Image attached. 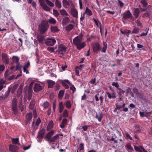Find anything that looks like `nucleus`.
<instances>
[{"instance_id": "15", "label": "nucleus", "mask_w": 152, "mask_h": 152, "mask_svg": "<svg viewBox=\"0 0 152 152\" xmlns=\"http://www.w3.org/2000/svg\"><path fill=\"white\" fill-rule=\"evenodd\" d=\"M47 82L48 83V88H52L55 84V82L50 80H47Z\"/></svg>"}, {"instance_id": "5", "label": "nucleus", "mask_w": 152, "mask_h": 152, "mask_svg": "<svg viewBox=\"0 0 152 152\" xmlns=\"http://www.w3.org/2000/svg\"><path fill=\"white\" fill-rule=\"evenodd\" d=\"M71 10L70 13L71 15L75 18H78V12L75 6L72 2L71 3Z\"/></svg>"}, {"instance_id": "14", "label": "nucleus", "mask_w": 152, "mask_h": 152, "mask_svg": "<svg viewBox=\"0 0 152 152\" xmlns=\"http://www.w3.org/2000/svg\"><path fill=\"white\" fill-rule=\"evenodd\" d=\"M134 149L136 151L140 152H142V151L143 152H148V151L145 149L142 146H140L139 147L135 146H134Z\"/></svg>"}, {"instance_id": "17", "label": "nucleus", "mask_w": 152, "mask_h": 152, "mask_svg": "<svg viewBox=\"0 0 152 152\" xmlns=\"http://www.w3.org/2000/svg\"><path fill=\"white\" fill-rule=\"evenodd\" d=\"M53 126V123L52 121H49L47 127V130L49 131L51 130Z\"/></svg>"}, {"instance_id": "30", "label": "nucleus", "mask_w": 152, "mask_h": 152, "mask_svg": "<svg viewBox=\"0 0 152 152\" xmlns=\"http://www.w3.org/2000/svg\"><path fill=\"white\" fill-rule=\"evenodd\" d=\"M12 141L13 144H16L19 143V139L18 138H12Z\"/></svg>"}, {"instance_id": "50", "label": "nucleus", "mask_w": 152, "mask_h": 152, "mask_svg": "<svg viewBox=\"0 0 152 152\" xmlns=\"http://www.w3.org/2000/svg\"><path fill=\"white\" fill-rule=\"evenodd\" d=\"M66 106L67 108H70L71 107V103L69 101H67L66 104Z\"/></svg>"}, {"instance_id": "32", "label": "nucleus", "mask_w": 152, "mask_h": 152, "mask_svg": "<svg viewBox=\"0 0 152 152\" xmlns=\"http://www.w3.org/2000/svg\"><path fill=\"white\" fill-rule=\"evenodd\" d=\"M115 105L116 106V107L114 111V112L118 113V112L117 111V110H120L122 108V107L121 106L119 105L117 103Z\"/></svg>"}, {"instance_id": "56", "label": "nucleus", "mask_w": 152, "mask_h": 152, "mask_svg": "<svg viewBox=\"0 0 152 152\" xmlns=\"http://www.w3.org/2000/svg\"><path fill=\"white\" fill-rule=\"evenodd\" d=\"M5 66L4 65H0V71H4L5 69Z\"/></svg>"}, {"instance_id": "27", "label": "nucleus", "mask_w": 152, "mask_h": 152, "mask_svg": "<svg viewBox=\"0 0 152 152\" xmlns=\"http://www.w3.org/2000/svg\"><path fill=\"white\" fill-rule=\"evenodd\" d=\"M64 93V90H61L58 93V98L59 99H61Z\"/></svg>"}, {"instance_id": "8", "label": "nucleus", "mask_w": 152, "mask_h": 152, "mask_svg": "<svg viewBox=\"0 0 152 152\" xmlns=\"http://www.w3.org/2000/svg\"><path fill=\"white\" fill-rule=\"evenodd\" d=\"M1 58L3 61L6 64H8L9 63L8 55L6 53H3L1 54Z\"/></svg>"}, {"instance_id": "29", "label": "nucleus", "mask_w": 152, "mask_h": 152, "mask_svg": "<svg viewBox=\"0 0 152 152\" xmlns=\"http://www.w3.org/2000/svg\"><path fill=\"white\" fill-rule=\"evenodd\" d=\"M103 115V114L102 113H100L99 114V116H98V115H97V114H96V118L98 119V121L99 122L101 121L102 120V117Z\"/></svg>"}, {"instance_id": "52", "label": "nucleus", "mask_w": 152, "mask_h": 152, "mask_svg": "<svg viewBox=\"0 0 152 152\" xmlns=\"http://www.w3.org/2000/svg\"><path fill=\"white\" fill-rule=\"evenodd\" d=\"M56 100L54 99V102L53 103V111H55L56 109Z\"/></svg>"}, {"instance_id": "64", "label": "nucleus", "mask_w": 152, "mask_h": 152, "mask_svg": "<svg viewBox=\"0 0 152 152\" xmlns=\"http://www.w3.org/2000/svg\"><path fill=\"white\" fill-rule=\"evenodd\" d=\"M15 77V75H12V76H10L9 78H8V80H11L14 79Z\"/></svg>"}, {"instance_id": "20", "label": "nucleus", "mask_w": 152, "mask_h": 152, "mask_svg": "<svg viewBox=\"0 0 152 152\" xmlns=\"http://www.w3.org/2000/svg\"><path fill=\"white\" fill-rule=\"evenodd\" d=\"M44 36L40 34L37 37V39L39 42L42 43L44 39Z\"/></svg>"}, {"instance_id": "13", "label": "nucleus", "mask_w": 152, "mask_h": 152, "mask_svg": "<svg viewBox=\"0 0 152 152\" xmlns=\"http://www.w3.org/2000/svg\"><path fill=\"white\" fill-rule=\"evenodd\" d=\"M45 131L44 129H42L38 133L37 138L39 139H41L44 136L45 134Z\"/></svg>"}, {"instance_id": "19", "label": "nucleus", "mask_w": 152, "mask_h": 152, "mask_svg": "<svg viewBox=\"0 0 152 152\" xmlns=\"http://www.w3.org/2000/svg\"><path fill=\"white\" fill-rule=\"evenodd\" d=\"M10 89L11 88H10L9 87L7 91L4 94L2 95L1 96L2 97H3V98H4V99L7 98L9 96L10 91Z\"/></svg>"}, {"instance_id": "41", "label": "nucleus", "mask_w": 152, "mask_h": 152, "mask_svg": "<svg viewBox=\"0 0 152 152\" xmlns=\"http://www.w3.org/2000/svg\"><path fill=\"white\" fill-rule=\"evenodd\" d=\"M133 91L134 93L137 95H139L140 94L138 90L136 88L134 87L133 88Z\"/></svg>"}, {"instance_id": "55", "label": "nucleus", "mask_w": 152, "mask_h": 152, "mask_svg": "<svg viewBox=\"0 0 152 152\" xmlns=\"http://www.w3.org/2000/svg\"><path fill=\"white\" fill-rule=\"evenodd\" d=\"M62 84L64 86L66 89H68L69 88L68 85L64 82L62 83Z\"/></svg>"}, {"instance_id": "58", "label": "nucleus", "mask_w": 152, "mask_h": 152, "mask_svg": "<svg viewBox=\"0 0 152 152\" xmlns=\"http://www.w3.org/2000/svg\"><path fill=\"white\" fill-rule=\"evenodd\" d=\"M89 127V126H82V128L83 129L84 131H86L88 127Z\"/></svg>"}, {"instance_id": "33", "label": "nucleus", "mask_w": 152, "mask_h": 152, "mask_svg": "<svg viewBox=\"0 0 152 152\" xmlns=\"http://www.w3.org/2000/svg\"><path fill=\"white\" fill-rule=\"evenodd\" d=\"M140 28L138 27H134L132 31V34H137L139 33Z\"/></svg>"}, {"instance_id": "38", "label": "nucleus", "mask_w": 152, "mask_h": 152, "mask_svg": "<svg viewBox=\"0 0 152 152\" xmlns=\"http://www.w3.org/2000/svg\"><path fill=\"white\" fill-rule=\"evenodd\" d=\"M12 58L13 59V61L14 62L16 63H19V58L18 57L13 56L12 57Z\"/></svg>"}, {"instance_id": "63", "label": "nucleus", "mask_w": 152, "mask_h": 152, "mask_svg": "<svg viewBox=\"0 0 152 152\" xmlns=\"http://www.w3.org/2000/svg\"><path fill=\"white\" fill-rule=\"evenodd\" d=\"M126 137L129 138L130 140H132V137L130 136L128 133H126Z\"/></svg>"}, {"instance_id": "4", "label": "nucleus", "mask_w": 152, "mask_h": 152, "mask_svg": "<svg viewBox=\"0 0 152 152\" xmlns=\"http://www.w3.org/2000/svg\"><path fill=\"white\" fill-rule=\"evenodd\" d=\"M12 110L14 113L16 114L18 113V108L17 103V99L15 98H13L12 102Z\"/></svg>"}, {"instance_id": "59", "label": "nucleus", "mask_w": 152, "mask_h": 152, "mask_svg": "<svg viewBox=\"0 0 152 152\" xmlns=\"http://www.w3.org/2000/svg\"><path fill=\"white\" fill-rule=\"evenodd\" d=\"M30 65V62L28 61L27 63L25 64V65L23 67H25V68L27 69L29 67Z\"/></svg>"}, {"instance_id": "43", "label": "nucleus", "mask_w": 152, "mask_h": 152, "mask_svg": "<svg viewBox=\"0 0 152 152\" xmlns=\"http://www.w3.org/2000/svg\"><path fill=\"white\" fill-rule=\"evenodd\" d=\"M140 2L143 4V7H146L147 6L148 3L145 0H141Z\"/></svg>"}, {"instance_id": "25", "label": "nucleus", "mask_w": 152, "mask_h": 152, "mask_svg": "<svg viewBox=\"0 0 152 152\" xmlns=\"http://www.w3.org/2000/svg\"><path fill=\"white\" fill-rule=\"evenodd\" d=\"M74 27L73 25L69 24L66 27V30L67 31H69L74 28Z\"/></svg>"}, {"instance_id": "53", "label": "nucleus", "mask_w": 152, "mask_h": 152, "mask_svg": "<svg viewBox=\"0 0 152 152\" xmlns=\"http://www.w3.org/2000/svg\"><path fill=\"white\" fill-rule=\"evenodd\" d=\"M127 147L130 150V151L131 152H132V151H133V148L131 147L130 144H128L127 145Z\"/></svg>"}, {"instance_id": "9", "label": "nucleus", "mask_w": 152, "mask_h": 152, "mask_svg": "<svg viewBox=\"0 0 152 152\" xmlns=\"http://www.w3.org/2000/svg\"><path fill=\"white\" fill-rule=\"evenodd\" d=\"M43 89L42 86L39 84L36 83L34 86V91L35 92L38 93L42 91Z\"/></svg>"}, {"instance_id": "49", "label": "nucleus", "mask_w": 152, "mask_h": 152, "mask_svg": "<svg viewBox=\"0 0 152 152\" xmlns=\"http://www.w3.org/2000/svg\"><path fill=\"white\" fill-rule=\"evenodd\" d=\"M112 85L115 86L118 89L119 88V85L117 82H113L112 83Z\"/></svg>"}, {"instance_id": "47", "label": "nucleus", "mask_w": 152, "mask_h": 152, "mask_svg": "<svg viewBox=\"0 0 152 152\" xmlns=\"http://www.w3.org/2000/svg\"><path fill=\"white\" fill-rule=\"evenodd\" d=\"M68 113L67 110H65L63 112V116L64 117H67L68 116Z\"/></svg>"}, {"instance_id": "3", "label": "nucleus", "mask_w": 152, "mask_h": 152, "mask_svg": "<svg viewBox=\"0 0 152 152\" xmlns=\"http://www.w3.org/2000/svg\"><path fill=\"white\" fill-rule=\"evenodd\" d=\"M54 131L53 130H51L48 132L46 135L45 138H47V140L50 142H52L55 141L57 139V134L54 136L51 137L54 134Z\"/></svg>"}, {"instance_id": "51", "label": "nucleus", "mask_w": 152, "mask_h": 152, "mask_svg": "<svg viewBox=\"0 0 152 152\" xmlns=\"http://www.w3.org/2000/svg\"><path fill=\"white\" fill-rule=\"evenodd\" d=\"M32 95L31 94V92L30 91H28V99L29 100H30L31 99V96Z\"/></svg>"}, {"instance_id": "57", "label": "nucleus", "mask_w": 152, "mask_h": 152, "mask_svg": "<svg viewBox=\"0 0 152 152\" xmlns=\"http://www.w3.org/2000/svg\"><path fill=\"white\" fill-rule=\"evenodd\" d=\"M136 23L137 25L138 26H142V23H141L140 22V20L139 19L137 20V21L136 22Z\"/></svg>"}, {"instance_id": "23", "label": "nucleus", "mask_w": 152, "mask_h": 152, "mask_svg": "<svg viewBox=\"0 0 152 152\" xmlns=\"http://www.w3.org/2000/svg\"><path fill=\"white\" fill-rule=\"evenodd\" d=\"M41 105L44 108V110L46 109L49 106V104L48 102L46 101L44 102Z\"/></svg>"}, {"instance_id": "6", "label": "nucleus", "mask_w": 152, "mask_h": 152, "mask_svg": "<svg viewBox=\"0 0 152 152\" xmlns=\"http://www.w3.org/2000/svg\"><path fill=\"white\" fill-rule=\"evenodd\" d=\"M91 46L93 51L94 53L98 52L101 49L100 44L98 42H95L92 44Z\"/></svg>"}, {"instance_id": "34", "label": "nucleus", "mask_w": 152, "mask_h": 152, "mask_svg": "<svg viewBox=\"0 0 152 152\" xmlns=\"http://www.w3.org/2000/svg\"><path fill=\"white\" fill-rule=\"evenodd\" d=\"M63 21L64 24L68 23L70 22L69 18L68 17H65L63 19Z\"/></svg>"}, {"instance_id": "28", "label": "nucleus", "mask_w": 152, "mask_h": 152, "mask_svg": "<svg viewBox=\"0 0 152 152\" xmlns=\"http://www.w3.org/2000/svg\"><path fill=\"white\" fill-rule=\"evenodd\" d=\"M85 13H86L87 15L89 16H91L92 15V13L91 10L87 7H86V10L85 12Z\"/></svg>"}, {"instance_id": "12", "label": "nucleus", "mask_w": 152, "mask_h": 152, "mask_svg": "<svg viewBox=\"0 0 152 152\" xmlns=\"http://www.w3.org/2000/svg\"><path fill=\"white\" fill-rule=\"evenodd\" d=\"M123 18L125 19H132V14L130 12L129 10H128L127 11L125 12L123 14Z\"/></svg>"}, {"instance_id": "37", "label": "nucleus", "mask_w": 152, "mask_h": 152, "mask_svg": "<svg viewBox=\"0 0 152 152\" xmlns=\"http://www.w3.org/2000/svg\"><path fill=\"white\" fill-rule=\"evenodd\" d=\"M118 93L119 95L120 96H122L123 95L125 91L121 89V88H118Z\"/></svg>"}, {"instance_id": "2", "label": "nucleus", "mask_w": 152, "mask_h": 152, "mask_svg": "<svg viewBox=\"0 0 152 152\" xmlns=\"http://www.w3.org/2000/svg\"><path fill=\"white\" fill-rule=\"evenodd\" d=\"M48 22L42 21L38 25V29L41 34H43L46 32L48 28Z\"/></svg>"}, {"instance_id": "48", "label": "nucleus", "mask_w": 152, "mask_h": 152, "mask_svg": "<svg viewBox=\"0 0 152 152\" xmlns=\"http://www.w3.org/2000/svg\"><path fill=\"white\" fill-rule=\"evenodd\" d=\"M41 122V121L40 118H38L37 119L35 123V125L37 126H38L39 125V124Z\"/></svg>"}, {"instance_id": "61", "label": "nucleus", "mask_w": 152, "mask_h": 152, "mask_svg": "<svg viewBox=\"0 0 152 152\" xmlns=\"http://www.w3.org/2000/svg\"><path fill=\"white\" fill-rule=\"evenodd\" d=\"M80 150L81 151L84 148V144L83 143H80L79 145Z\"/></svg>"}, {"instance_id": "7", "label": "nucleus", "mask_w": 152, "mask_h": 152, "mask_svg": "<svg viewBox=\"0 0 152 152\" xmlns=\"http://www.w3.org/2000/svg\"><path fill=\"white\" fill-rule=\"evenodd\" d=\"M67 49L64 45L60 44L58 46V53L60 54H63V53L65 52Z\"/></svg>"}, {"instance_id": "31", "label": "nucleus", "mask_w": 152, "mask_h": 152, "mask_svg": "<svg viewBox=\"0 0 152 152\" xmlns=\"http://www.w3.org/2000/svg\"><path fill=\"white\" fill-rule=\"evenodd\" d=\"M60 13L62 15H66V16H69L68 14L66 11L64 9L60 10Z\"/></svg>"}, {"instance_id": "54", "label": "nucleus", "mask_w": 152, "mask_h": 152, "mask_svg": "<svg viewBox=\"0 0 152 152\" xmlns=\"http://www.w3.org/2000/svg\"><path fill=\"white\" fill-rule=\"evenodd\" d=\"M149 12H148L145 13L143 15L142 17H149L150 16V15Z\"/></svg>"}, {"instance_id": "42", "label": "nucleus", "mask_w": 152, "mask_h": 152, "mask_svg": "<svg viewBox=\"0 0 152 152\" xmlns=\"http://www.w3.org/2000/svg\"><path fill=\"white\" fill-rule=\"evenodd\" d=\"M46 4L49 6L53 7L54 6V4L50 1L49 0H45Z\"/></svg>"}, {"instance_id": "21", "label": "nucleus", "mask_w": 152, "mask_h": 152, "mask_svg": "<svg viewBox=\"0 0 152 152\" xmlns=\"http://www.w3.org/2000/svg\"><path fill=\"white\" fill-rule=\"evenodd\" d=\"M71 2H72L71 1L69 3L66 0H63L62 1L63 5L65 7H67V6H69L70 5H71Z\"/></svg>"}, {"instance_id": "18", "label": "nucleus", "mask_w": 152, "mask_h": 152, "mask_svg": "<svg viewBox=\"0 0 152 152\" xmlns=\"http://www.w3.org/2000/svg\"><path fill=\"white\" fill-rule=\"evenodd\" d=\"M32 117V113H30L27 114L26 116V123H28L30 122L31 120Z\"/></svg>"}, {"instance_id": "46", "label": "nucleus", "mask_w": 152, "mask_h": 152, "mask_svg": "<svg viewBox=\"0 0 152 152\" xmlns=\"http://www.w3.org/2000/svg\"><path fill=\"white\" fill-rule=\"evenodd\" d=\"M39 1L40 3V6L41 7L45 4V0H39Z\"/></svg>"}, {"instance_id": "62", "label": "nucleus", "mask_w": 152, "mask_h": 152, "mask_svg": "<svg viewBox=\"0 0 152 152\" xmlns=\"http://www.w3.org/2000/svg\"><path fill=\"white\" fill-rule=\"evenodd\" d=\"M93 20H94L96 26L98 27H99V24L98 23H99V21L98 20H96L94 18H93Z\"/></svg>"}, {"instance_id": "36", "label": "nucleus", "mask_w": 152, "mask_h": 152, "mask_svg": "<svg viewBox=\"0 0 152 152\" xmlns=\"http://www.w3.org/2000/svg\"><path fill=\"white\" fill-rule=\"evenodd\" d=\"M34 100H31L29 106V108L31 109H33L34 107Z\"/></svg>"}, {"instance_id": "22", "label": "nucleus", "mask_w": 152, "mask_h": 152, "mask_svg": "<svg viewBox=\"0 0 152 152\" xmlns=\"http://www.w3.org/2000/svg\"><path fill=\"white\" fill-rule=\"evenodd\" d=\"M67 122V120L65 118L64 119L62 122L61 124L60 125V126L61 128H63L66 125Z\"/></svg>"}, {"instance_id": "45", "label": "nucleus", "mask_w": 152, "mask_h": 152, "mask_svg": "<svg viewBox=\"0 0 152 152\" xmlns=\"http://www.w3.org/2000/svg\"><path fill=\"white\" fill-rule=\"evenodd\" d=\"M51 30L53 32H56L57 31V26H51Z\"/></svg>"}, {"instance_id": "60", "label": "nucleus", "mask_w": 152, "mask_h": 152, "mask_svg": "<svg viewBox=\"0 0 152 152\" xmlns=\"http://www.w3.org/2000/svg\"><path fill=\"white\" fill-rule=\"evenodd\" d=\"M132 92L131 89L129 88H128L127 89H126V93L127 94H130Z\"/></svg>"}, {"instance_id": "39", "label": "nucleus", "mask_w": 152, "mask_h": 152, "mask_svg": "<svg viewBox=\"0 0 152 152\" xmlns=\"http://www.w3.org/2000/svg\"><path fill=\"white\" fill-rule=\"evenodd\" d=\"M48 21L51 24H55L56 22V20L54 18H51L48 20Z\"/></svg>"}, {"instance_id": "16", "label": "nucleus", "mask_w": 152, "mask_h": 152, "mask_svg": "<svg viewBox=\"0 0 152 152\" xmlns=\"http://www.w3.org/2000/svg\"><path fill=\"white\" fill-rule=\"evenodd\" d=\"M133 15L135 16V18H137L140 13V11L138 8H135L133 12Z\"/></svg>"}, {"instance_id": "35", "label": "nucleus", "mask_w": 152, "mask_h": 152, "mask_svg": "<svg viewBox=\"0 0 152 152\" xmlns=\"http://www.w3.org/2000/svg\"><path fill=\"white\" fill-rule=\"evenodd\" d=\"M59 112L60 113H61L64 108V106L63 104V103L62 102H61L59 104Z\"/></svg>"}, {"instance_id": "44", "label": "nucleus", "mask_w": 152, "mask_h": 152, "mask_svg": "<svg viewBox=\"0 0 152 152\" xmlns=\"http://www.w3.org/2000/svg\"><path fill=\"white\" fill-rule=\"evenodd\" d=\"M42 8L45 10L47 11H49L50 10V8L46 4L42 7Z\"/></svg>"}, {"instance_id": "26", "label": "nucleus", "mask_w": 152, "mask_h": 152, "mask_svg": "<svg viewBox=\"0 0 152 152\" xmlns=\"http://www.w3.org/2000/svg\"><path fill=\"white\" fill-rule=\"evenodd\" d=\"M22 87L21 86H20L17 91V97H19L20 96L22 93Z\"/></svg>"}, {"instance_id": "40", "label": "nucleus", "mask_w": 152, "mask_h": 152, "mask_svg": "<svg viewBox=\"0 0 152 152\" xmlns=\"http://www.w3.org/2000/svg\"><path fill=\"white\" fill-rule=\"evenodd\" d=\"M104 46L102 48V51L103 53H105L106 52V50L107 49V44L105 43L104 42H103Z\"/></svg>"}, {"instance_id": "11", "label": "nucleus", "mask_w": 152, "mask_h": 152, "mask_svg": "<svg viewBox=\"0 0 152 152\" xmlns=\"http://www.w3.org/2000/svg\"><path fill=\"white\" fill-rule=\"evenodd\" d=\"M9 149L11 152H18L19 150V148L15 145L10 144L9 145Z\"/></svg>"}, {"instance_id": "24", "label": "nucleus", "mask_w": 152, "mask_h": 152, "mask_svg": "<svg viewBox=\"0 0 152 152\" xmlns=\"http://www.w3.org/2000/svg\"><path fill=\"white\" fill-rule=\"evenodd\" d=\"M106 93L108 96V97L110 99L111 98L114 99L116 98L115 93H113L112 94H111L108 92H106Z\"/></svg>"}, {"instance_id": "1", "label": "nucleus", "mask_w": 152, "mask_h": 152, "mask_svg": "<svg viewBox=\"0 0 152 152\" xmlns=\"http://www.w3.org/2000/svg\"><path fill=\"white\" fill-rule=\"evenodd\" d=\"M82 34H80L79 36L75 37L73 40L74 44L76 46L78 50H80L83 48L85 46L84 42L81 43L82 40Z\"/></svg>"}, {"instance_id": "10", "label": "nucleus", "mask_w": 152, "mask_h": 152, "mask_svg": "<svg viewBox=\"0 0 152 152\" xmlns=\"http://www.w3.org/2000/svg\"><path fill=\"white\" fill-rule=\"evenodd\" d=\"M56 42V40L53 38H47L45 44L48 46H52Z\"/></svg>"}]
</instances>
